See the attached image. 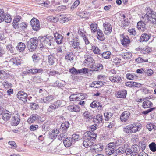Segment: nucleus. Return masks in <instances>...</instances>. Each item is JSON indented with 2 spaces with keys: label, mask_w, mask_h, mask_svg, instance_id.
Listing matches in <instances>:
<instances>
[{
  "label": "nucleus",
  "mask_w": 156,
  "mask_h": 156,
  "mask_svg": "<svg viewBox=\"0 0 156 156\" xmlns=\"http://www.w3.org/2000/svg\"><path fill=\"white\" fill-rule=\"evenodd\" d=\"M103 26L104 33L107 35L109 34L112 31V27L111 24L108 23H103Z\"/></svg>",
  "instance_id": "2eb2a0df"
},
{
  "label": "nucleus",
  "mask_w": 156,
  "mask_h": 156,
  "mask_svg": "<svg viewBox=\"0 0 156 156\" xmlns=\"http://www.w3.org/2000/svg\"><path fill=\"white\" fill-rule=\"evenodd\" d=\"M97 134L94 132L87 131L85 132L83 136L84 141L83 142V146L86 148L90 147L94 143L93 142L96 139Z\"/></svg>",
  "instance_id": "f257e3e1"
},
{
  "label": "nucleus",
  "mask_w": 156,
  "mask_h": 156,
  "mask_svg": "<svg viewBox=\"0 0 156 156\" xmlns=\"http://www.w3.org/2000/svg\"><path fill=\"white\" fill-rule=\"evenodd\" d=\"M38 40L36 37L31 38L28 41L27 44V47L30 51L32 52L36 49L37 44Z\"/></svg>",
  "instance_id": "20e7f679"
},
{
  "label": "nucleus",
  "mask_w": 156,
  "mask_h": 156,
  "mask_svg": "<svg viewBox=\"0 0 156 156\" xmlns=\"http://www.w3.org/2000/svg\"><path fill=\"white\" fill-rule=\"evenodd\" d=\"M153 104L149 100L144 101L143 103V107L144 108H150L152 106Z\"/></svg>",
  "instance_id": "58836bf2"
},
{
  "label": "nucleus",
  "mask_w": 156,
  "mask_h": 156,
  "mask_svg": "<svg viewBox=\"0 0 156 156\" xmlns=\"http://www.w3.org/2000/svg\"><path fill=\"white\" fill-rule=\"evenodd\" d=\"M12 113L11 112L6 111V112L4 113L2 116V119L5 121L9 120L11 116Z\"/></svg>",
  "instance_id": "cd10ccee"
},
{
  "label": "nucleus",
  "mask_w": 156,
  "mask_h": 156,
  "mask_svg": "<svg viewBox=\"0 0 156 156\" xmlns=\"http://www.w3.org/2000/svg\"><path fill=\"white\" fill-rule=\"evenodd\" d=\"M90 106L93 108H98V109H101L102 107L101 104L96 101H93L90 104Z\"/></svg>",
  "instance_id": "bb28decb"
},
{
  "label": "nucleus",
  "mask_w": 156,
  "mask_h": 156,
  "mask_svg": "<svg viewBox=\"0 0 156 156\" xmlns=\"http://www.w3.org/2000/svg\"><path fill=\"white\" fill-rule=\"evenodd\" d=\"M130 115V113L128 111L124 112L121 115L120 119L123 122H126L129 119Z\"/></svg>",
  "instance_id": "dca6fc26"
},
{
  "label": "nucleus",
  "mask_w": 156,
  "mask_h": 156,
  "mask_svg": "<svg viewBox=\"0 0 156 156\" xmlns=\"http://www.w3.org/2000/svg\"><path fill=\"white\" fill-rule=\"evenodd\" d=\"M151 36L148 34L144 33L142 34L140 37V41L143 42L147 41L150 39Z\"/></svg>",
  "instance_id": "c85d7f7f"
},
{
  "label": "nucleus",
  "mask_w": 156,
  "mask_h": 156,
  "mask_svg": "<svg viewBox=\"0 0 156 156\" xmlns=\"http://www.w3.org/2000/svg\"><path fill=\"white\" fill-rule=\"evenodd\" d=\"M93 61L94 60L93 58L90 57L86 58L84 61V62L88 65L90 64V63H93Z\"/></svg>",
  "instance_id": "3c124183"
},
{
  "label": "nucleus",
  "mask_w": 156,
  "mask_h": 156,
  "mask_svg": "<svg viewBox=\"0 0 156 156\" xmlns=\"http://www.w3.org/2000/svg\"><path fill=\"white\" fill-rule=\"evenodd\" d=\"M116 145L114 143H110L106 148V154L110 156L112 154L116 149Z\"/></svg>",
  "instance_id": "6e6552de"
},
{
  "label": "nucleus",
  "mask_w": 156,
  "mask_h": 156,
  "mask_svg": "<svg viewBox=\"0 0 156 156\" xmlns=\"http://www.w3.org/2000/svg\"><path fill=\"white\" fill-rule=\"evenodd\" d=\"M72 139L74 140L75 141H78L80 140L81 137L80 136L76 134H73L72 135Z\"/></svg>",
  "instance_id": "5fc2aeb1"
},
{
  "label": "nucleus",
  "mask_w": 156,
  "mask_h": 156,
  "mask_svg": "<svg viewBox=\"0 0 156 156\" xmlns=\"http://www.w3.org/2000/svg\"><path fill=\"white\" fill-rule=\"evenodd\" d=\"M2 84L5 88H11L12 87V84L8 81H4L2 83Z\"/></svg>",
  "instance_id": "de8ad7c7"
},
{
  "label": "nucleus",
  "mask_w": 156,
  "mask_h": 156,
  "mask_svg": "<svg viewBox=\"0 0 156 156\" xmlns=\"http://www.w3.org/2000/svg\"><path fill=\"white\" fill-rule=\"evenodd\" d=\"M59 133V130L56 129L53 130L49 132V137L51 139H55Z\"/></svg>",
  "instance_id": "4be33fe9"
},
{
  "label": "nucleus",
  "mask_w": 156,
  "mask_h": 156,
  "mask_svg": "<svg viewBox=\"0 0 156 156\" xmlns=\"http://www.w3.org/2000/svg\"><path fill=\"white\" fill-rule=\"evenodd\" d=\"M68 110L71 112H78L80 111V108L76 105H70L68 107Z\"/></svg>",
  "instance_id": "2f4dec72"
},
{
  "label": "nucleus",
  "mask_w": 156,
  "mask_h": 156,
  "mask_svg": "<svg viewBox=\"0 0 156 156\" xmlns=\"http://www.w3.org/2000/svg\"><path fill=\"white\" fill-rule=\"evenodd\" d=\"M21 61L18 57H14L11 58L8 62V65L11 67H13L14 66L20 65Z\"/></svg>",
  "instance_id": "f8f14e48"
},
{
  "label": "nucleus",
  "mask_w": 156,
  "mask_h": 156,
  "mask_svg": "<svg viewBox=\"0 0 156 156\" xmlns=\"http://www.w3.org/2000/svg\"><path fill=\"white\" fill-rule=\"evenodd\" d=\"M92 49L95 54L99 55L101 54L100 50L97 47L95 46H92Z\"/></svg>",
  "instance_id": "8fccbe9b"
},
{
  "label": "nucleus",
  "mask_w": 156,
  "mask_h": 156,
  "mask_svg": "<svg viewBox=\"0 0 156 156\" xmlns=\"http://www.w3.org/2000/svg\"><path fill=\"white\" fill-rule=\"evenodd\" d=\"M56 59L52 55H49L48 57V62L49 65H53L56 61Z\"/></svg>",
  "instance_id": "37998d69"
},
{
  "label": "nucleus",
  "mask_w": 156,
  "mask_h": 156,
  "mask_svg": "<svg viewBox=\"0 0 156 156\" xmlns=\"http://www.w3.org/2000/svg\"><path fill=\"white\" fill-rule=\"evenodd\" d=\"M70 43L72 44V47L75 49L80 51L83 50V49L80 46L79 40L76 37V38H73L72 40L70 41Z\"/></svg>",
  "instance_id": "1a4fd4ad"
},
{
  "label": "nucleus",
  "mask_w": 156,
  "mask_h": 156,
  "mask_svg": "<svg viewBox=\"0 0 156 156\" xmlns=\"http://www.w3.org/2000/svg\"><path fill=\"white\" fill-rule=\"evenodd\" d=\"M144 73L148 76H151L154 73L153 71L151 69H148L144 71Z\"/></svg>",
  "instance_id": "e2e57ef3"
},
{
  "label": "nucleus",
  "mask_w": 156,
  "mask_h": 156,
  "mask_svg": "<svg viewBox=\"0 0 156 156\" xmlns=\"http://www.w3.org/2000/svg\"><path fill=\"white\" fill-rule=\"evenodd\" d=\"M97 25L95 23H93L91 24L90 27L92 32L95 33L97 30Z\"/></svg>",
  "instance_id": "a18cd8bd"
},
{
  "label": "nucleus",
  "mask_w": 156,
  "mask_h": 156,
  "mask_svg": "<svg viewBox=\"0 0 156 156\" xmlns=\"http://www.w3.org/2000/svg\"><path fill=\"white\" fill-rule=\"evenodd\" d=\"M92 68L94 71H98L103 69V66L101 64L96 63L93 65Z\"/></svg>",
  "instance_id": "72a5a7b5"
},
{
  "label": "nucleus",
  "mask_w": 156,
  "mask_h": 156,
  "mask_svg": "<svg viewBox=\"0 0 156 156\" xmlns=\"http://www.w3.org/2000/svg\"><path fill=\"white\" fill-rule=\"evenodd\" d=\"M38 125H32L31 126H30V130L31 131H34V130H36L38 129Z\"/></svg>",
  "instance_id": "bf43d9fd"
},
{
  "label": "nucleus",
  "mask_w": 156,
  "mask_h": 156,
  "mask_svg": "<svg viewBox=\"0 0 156 156\" xmlns=\"http://www.w3.org/2000/svg\"><path fill=\"white\" fill-rule=\"evenodd\" d=\"M109 80L113 83L120 82L122 81L121 77L118 75H115L109 77Z\"/></svg>",
  "instance_id": "393cba45"
},
{
  "label": "nucleus",
  "mask_w": 156,
  "mask_h": 156,
  "mask_svg": "<svg viewBox=\"0 0 156 156\" xmlns=\"http://www.w3.org/2000/svg\"><path fill=\"white\" fill-rule=\"evenodd\" d=\"M139 145L142 151L144 150L146 148V145L143 141L140 142Z\"/></svg>",
  "instance_id": "680f3d73"
},
{
  "label": "nucleus",
  "mask_w": 156,
  "mask_h": 156,
  "mask_svg": "<svg viewBox=\"0 0 156 156\" xmlns=\"http://www.w3.org/2000/svg\"><path fill=\"white\" fill-rule=\"evenodd\" d=\"M103 148V147L101 144H97L94 145H93L90 147V150L92 152H97L98 151H101Z\"/></svg>",
  "instance_id": "4468645a"
},
{
  "label": "nucleus",
  "mask_w": 156,
  "mask_h": 156,
  "mask_svg": "<svg viewBox=\"0 0 156 156\" xmlns=\"http://www.w3.org/2000/svg\"><path fill=\"white\" fill-rule=\"evenodd\" d=\"M127 92L125 90H122L117 92L115 94L116 97L118 98H122L126 97Z\"/></svg>",
  "instance_id": "f3484780"
},
{
  "label": "nucleus",
  "mask_w": 156,
  "mask_h": 156,
  "mask_svg": "<svg viewBox=\"0 0 156 156\" xmlns=\"http://www.w3.org/2000/svg\"><path fill=\"white\" fill-rule=\"evenodd\" d=\"M38 115L37 114H33L27 119V122L29 124L33 123L38 118Z\"/></svg>",
  "instance_id": "c756f323"
},
{
  "label": "nucleus",
  "mask_w": 156,
  "mask_h": 156,
  "mask_svg": "<svg viewBox=\"0 0 156 156\" xmlns=\"http://www.w3.org/2000/svg\"><path fill=\"white\" fill-rule=\"evenodd\" d=\"M30 106L31 107V109L33 110L37 109L39 107L38 105L35 103H31Z\"/></svg>",
  "instance_id": "6e6d98bb"
},
{
  "label": "nucleus",
  "mask_w": 156,
  "mask_h": 156,
  "mask_svg": "<svg viewBox=\"0 0 156 156\" xmlns=\"http://www.w3.org/2000/svg\"><path fill=\"white\" fill-rule=\"evenodd\" d=\"M111 55V52L109 51H107L103 52L101 54V56L102 58L105 59H108L110 58Z\"/></svg>",
  "instance_id": "a19ab883"
},
{
  "label": "nucleus",
  "mask_w": 156,
  "mask_h": 156,
  "mask_svg": "<svg viewBox=\"0 0 156 156\" xmlns=\"http://www.w3.org/2000/svg\"><path fill=\"white\" fill-rule=\"evenodd\" d=\"M54 40V39L52 36H45L43 41H42V47L49 48L51 46Z\"/></svg>",
  "instance_id": "39448f33"
},
{
  "label": "nucleus",
  "mask_w": 156,
  "mask_h": 156,
  "mask_svg": "<svg viewBox=\"0 0 156 156\" xmlns=\"http://www.w3.org/2000/svg\"><path fill=\"white\" fill-rule=\"evenodd\" d=\"M137 26L139 30L144 31L146 30V24L142 21H140L138 22Z\"/></svg>",
  "instance_id": "5701e85b"
},
{
  "label": "nucleus",
  "mask_w": 156,
  "mask_h": 156,
  "mask_svg": "<svg viewBox=\"0 0 156 156\" xmlns=\"http://www.w3.org/2000/svg\"><path fill=\"white\" fill-rule=\"evenodd\" d=\"M26 46L25 44L22 42H20L18 44L16 48L19 52H21L25 49Z\"/></svg>",
  "instance_id": "4c0bfd02"
},
{
  "label": "nucleus",
  "mask_w": 156,
  "mask_h": 156,
  "mask_svg": "<svg viewBox=\"0 0 156 156\" xmlns=\"http://www.w3.org/2000/svg\"><path fill=\"white\" fill-rule=\"evenodd\" d=\"M103 116L102 115L98 114L95 116L93 119V121L96 123L99 124L102 123Z\"/></svg>",
  "instance_id": "b1692460"
},
{
  "label": "nucleus",
  "mask_w": 156,
  "mask_h": 156,
  "mask_svg": "<svg viewBox=\"0 0 156 156\" xmlns=\"http://www.w3.org/2000/svg\"><path fill=\"white\" fill-rule=\"evenodd\" d=\"M32 58L34 62H36L39 59V57L38 55L36 54H34L32 55Z\"/></svg>",
  "instance_id": "4d7b16f0"
},
{
  "label": "nucleus",
  "mask_w": 156,
  "mask_h": 156,
  "mask_svg": "<svg viewBox=\"0 0 156 156\" xmlns=\"http://www.w3.org/2000/svg\"><path fill=\"white\" fill-rule=\"evenodd\" d=\"M147 12L144 17L146 18L147 21L146 23L149 22L153 24H156V13L148 7L147 8Z\"/></svg>",
  "instance_id": "f03ea898"
},
{
  "label": "nucleus",
  "mask_w": 156,
  "mask_h": 156,
  "mask_svg": "<svg viewBox=\"0 0 156 156\" xmlns=\"http://www.w3.org/2000/svg\"><path fill=\"white\" fill-rule=\"evenodd\" d=\"M20 122V119L19 116L16 115L12 119L11 125L13 126H16Z\"/></svg>",
  "instance_id": "aec40b11"
},
{
  "label": "nucleus",
  "mask_w": 156,
  "mask_h": 156,
  "mask_svg": "<svg viewBox=\"0 0 156 156\" xmlns=\"http://www.w3.org/2000/svg\"><path fill=\"white\" fill-rule=\"evenodd\" d=\"M53 98H54L52 95H49L41 98V101L42 103H48L52 100Z\"/></svg>",
  "instance_id": "f704fd0d"
},
{
  "label": "nucleus",
  "mask_w": 156,
  "mask_h": 156,
  "mask_svg": "<svg viewBox=\"0 0 156 156\" xmlns=\"http://www.w3.org/2000/svg\"><path fill=\"white\" fill-rule=\"evenodd\" d=\"M17 97L19 100H21L24 103L27 101V94L23 91H19L17 94Z\"/></svg>",
  "instance_id": "9b49d317"
},
{
  "label": "nucleus",
  "mask_w": 156,
  "mask_h": 156,
  "mask_svg": "<svg viewBox=\"0 0 156 156\" xmlns=\"http://www.w3.org/2000/svg\"><path fill=\"white\" fill-rule=\"evenodd\" d=\"M70 124L68 122H65L62 123L60 126L59 130L62 132H66Z\"/></svg>",
  "instance_id": "412c9836"
},
{
  "label": "nucleus",
  "mask_w": 156,
  "mask_h": 156,
  "mask_svg": "<svg viewBox=\"0 0 156 156\" xmlns=\"http://www.w3.org/2000/svg\"><path fill=\"white\" fill-rule=\"evenodd\" d=\"M7 49L10 51L11 53H13V49L14 48L12 47V45L9 44L7 46Z\"/></svg>",
  "instance_id": "052dcab7"
},
{
  "label": "nucleus",
  "mask_w": 156,
  "mask_h": 156,
  "mask_svg": "<svg viewBox=\"0 0 156 156\" xmlns=\"http://www.w3.org/2000/svg\"><path fill=\"white\" fill-rule=\"evenodd\" d=\"M69 72L73 74H77V70L74 67L72 68L69 69Z\"/></svg>",
  "instance_id": "338daca9"
},
{
  "label": "nucleus",
  "mask_w": 156,
  "mask_h": 156,
  "mask_svg": "<svg viewBox=\"0 0 156 156\" xmlns=\"http://www.w3.org/2000/svg\"><path fill=\"white\" fill-rule=\"evenodd\" d=\"M128 31L130 33V35H133L134 36L137 35V32L134 28L129 29Z\"/></svg>",
  "instance_id": "13d9d810"
},
{
  "label": "nucleus",
  "mask_w": 156,
  "mask_h": 156,
  "mask_svg": "<svg viewBox=\"0 0 156 156\" xmlns=\"http://www.w3.org/2000/svg\"><path fill=\"white\" fill-rule=\"evenodd\" d=\"M126 76V78L129 80H133L135 77L134 75L129 73L127 74Z\"/></svg>",
  "instance_id": "0e129e2a"
},
{
  "label": "nucleus",
  "mask_w": 156,
  "mask_h": 156,
  "mask_svg": "<svg viewBox=\"0 0 156 156\" xmlns=\"http://www.w3.org/2000/svg\"><path fill=\"white\" fill-rule=\"evenodd\" d=\"M21 19V17L19 16H16L14 18L13 22V27H15L16 25H17L18 24V23L20 21Z\"/></svg>",
  "instance_id": "79ce46f5"
},
{
  "label": "nucleus",
  "mask_w": 156,
  "mask_h": 156,
  "mask_svg": "<svg viewBox=\"0 0 156 156\" xmlns=\"http://www.w3.org/2000/svg\"><path fill=\"white\" fill-rule=\"evenodd\" d=\"M146 127L149 131H151L154 128V125L151 123L147 124Z\"/></svg>",
  "instance_id": "774afa93"
},
{
  "label": "nucleus",
  "mask_w": 156,
  "mask_h": 156,
  "mask_svg": "<svg viewBox=\"0 0 156 156\" xmlns=\"http://www.w3.org/2000/svg\"><path fill=\"white\" fill-rule=\"evenodd\" d=\"M65 102L63 100H57L49 106L48 110L52 111L51 110H55L59 107H62L65 105Z\"/></svg>",
  "instance_id": "423d86ee"
},
{
  "label": "nucleus",
  "mask_w": 156,
  "mask_h": 156,
  "mask_svg": "<svg viewBox=\"0 0 156 156\" xmlns=\"http://www.w3.org/2000/svg\"><path fill=\"white\" fill-rule=\"evenodd\" d=\"M155 109V108H151L145 111H143L142 112V113L146 115L148 113H149L151 112H152Z\"/></svg>",
  "instance_id": "69168bd1"
},
{
  "label": "nucleus",
  "mask_w": 156,
  "mask_h": 156,
  "mask_svg": "<svg viewBox=\"0 0 156 156\" xmlns=\"http://www.w3.org/2000/svg\"><path fill=\"white\" fill-rule=\"evenodd\" d=\"M113 113L110 112H107L104 114L105 119L106 121H109L112 120L113 121L114 118L112 117L113 116Z\"/></svg>",
  "instance_id": "473e14b6"
},
{
  "label": "nucleus",
  "mask_w": 156,
  "mask_h": 156,
  "mask_svg": "<svg viewBox=\"0 0 156 156\" xmlns=\"http://www.w3.org/2000/svg\"><path fill=\"white\" fill-rule=\"evenodd\" d=\"M62 132L58 136V139L60 140H62L63 138L66 139L67 136L66 132L64 131Z\"/></svg>",
  "instance_id": "09e8293b"
},
{
  "label": "nucleus",
  "mask_w": 156,
  "mask_h": 156,
  "mask_svg": "<svg viewBox=\"0 0 156 156\" xmlns=\"http://www.w3.org/2000/svg\"><path fill=\"white\" fill-rule=\"evenodd\" d=\"M43 71V69H31L29 70V72L32 74L41 73Z\"/></svg>",
  "instance_id": "ea45409f"
},
{
  "label": "nucleus",
  "mask_w": 156,
  "mask_h": 156,
  "mask_svg": "<svg viewBox=\"0 0 156 156\" xmlns=\"http://www.w3.org/2000/svg\"><path fill=\"white\" fill-rule=\"evenodd\" d=\"M54 36L57 43L60 44L62 43L63 37L61 34L56 32L55 33H54Z\"/></svg>",
  "instance_id": "6ab92c4d"
},
{
  "label": "nucleus",
  "mask_w": 156,
  "mask_h": 156,
  "mask_svg": "<svg viewBox=\"0 0 156 156\" xmlns=\"http://www.w3.org/2000/svg\"><path fill=\"white\" fill-rule=\"evenodd\" d=\"M121 55L123 58L128 59L132 56V54L130 52H125L122 53Z\"/></svg>",
  "instance_id": "c03bdc74"
},
{
  "label": "nucleus",
  "mask_w": 156,
  "mask_h": 156,
  "mask_svg": "<svg viewBox=\"0 0 156 156\" xmlns=\"http://www.w3.org/2000/svg\"><path fill=\"white\" fill-rule=\"evenodd\" d=\"M83 116L84 119L86 121H89L92 119V116L87 111H85L83 113Z\"/></svg>",
  "instance_id": "7c9ffc66"
},
{
  "label": "nucleus",
  "mask_w": 156,
  "mask_h": 156,
  "mask_svg": "<svg viewBox=\"0 0 156 156\" xmlns=\"http://www.w3.org/2000/svg\"><path fill=\"white\" fill-rule=\"evenodd\" d=\"M120 36L121 37L120 40L122 45L125 47L129 45L131 41L128 36H125L123 34L120 35Z\"/></svg>",
  "instance_id": "ddd939ff"
},
{
  "label": "nucleus",
  "mask_w": 156,
  "mask_h": 156,
  "mask_svg": "<svg viewBox=\"0 0 156 156\" xmlns=\"http://www.w3.org/2000/svg\"><path fill=\"white\" fill-rule=\"evenodd\" d=\"M10 76L9 73L7 71L3 70H0V78H7Z\"/></svg>",
  "instance_id": "c9c22d12"
},
{
  "label": "nucleus",
  "mask_w": 156,
  "mask_h": 156,
  "mask_svg": "<svg viewBox=\"0 0 156 156\" xmlns=\"http://www.w3.org/2000/svg\"><path fill=\"white\" fill-rule=\"evenodd\" d=\"M27 24L24 22H22L20 24H17L14 27L15 29H18L20 31H23L27 27Z\"/></svg>",
  "instance_id": "a211bd4d"
},
{
  "label": "nucleus",
  "mask_w": 156,
  "mask_h": 156,
  "mask_svg": "<svg viewBox=\"0 0 156 156\" xmlns=\"http://www.w3.org/2000/svg\"><path fill=\"white\" fill-rule=\"evenodd\" d=\"M128 144H125L121 147H119L116 151L117 152L123 154L126 151V149L128 148Z\"/></svg>",
  "instance_id": "e433bc0d"
},
{
  "label": "nucleus",
  "mask_w": 156,
  "mask_h": 156,
  "mask_svg": "<svg viewBox=\"0 0 156 156\" xmlns=\"http://www.w3.org/2000/svg\"><path fill=\"white\" fill-rule=\"evenodd\" d=\"M5 21L7 23H10L12 20V18L9 14H4L3 11L0 9V23Z\"/></svg>",
  "instance_id": "0eeeda50"
},
{
  "label": "nucleus",
  "mask_w": 156,
  "mask_h": 156,
  "mask_svg": "<svg viewBox=\"0 0 156 156\" xmlns=\"http://www.w3.org/2000/svg\"><path fill=\"white\" fill-rule=\"evenodd\" d=\"M149 148L153 152L156 151V144L154 142H152L149 145Z\"/></svg>",
  "instance_id": "49530a36"
},
{
  "label": "nucleus",
  "mask_w": 156,
  "mask_h": 156,
  "mask_svg": "<svg viewBox=\"0 0 156 156\" xmlns=\"http://www.w3.org/2000/svg\"><path fill=\"white\" fill-rule=\"evenodd\" d=\"M30 23L34 30L37 31L40 29V25L39 21L36 19H32L30 22Z\"/></svg>",
  "instance_id": "9d476101"
},
{
  "label": "nucleus",
  "mask_w": 156,
  "mask_h": 156,
  "mask_svg": "<svg viewBox=\"0 0 156 156\" xmlns=\"http://www.w3.org/2000/svg\"><path fill=\"white\" fill-rule=\"evenodd\" d=\"M141 125H136L135 124H131L126 126L123 129V131L127 133H132L139 131L141 129Z\"/></svg>",
  "instance_id": "7ed1b4c3"
},
{
  "label": "nucleus",
  "mask_w": 156,
  "mask_h": 156,
  "mask_svg": "<svg viewBox=\"0 0 156 156\" xmlns=\"http://www.w3.org/2000/svg\"><path fill=\"white\" fill-rule=\"evenodd\" d=\"M65 58L70 61L73 60L74 59L73 55L70 53L68 54L65 56Z\"/></svg>",
  "instance_id": "864d4df0"
},
{
  "label": "nucleus",
  "mask_w": 156,
  "mask_h": 156,
  "mask_svg": "<svg viewBox=\"0 0 156 156\" xmlns=\"http://www.w3.org/2000/svg\"><path fill=\"white\" fill-rule=\"evenodd\" d=\"M73 140L72 138L70 137H67L65 140H63V143L66 147H70L72 144Z\"/></svg>",
  "instance_id": "a878e982"
},
{
  "label": "nucleus",
  "mask_w": 156,
  "mask_h": 156,
  "mask_svg": "<svg viewBox=\"0 0 156 156\" xmlns=\"http://www.w3.org/2000/svg\"><path fill=\"white\" fill-rule=\"evenodd\" d=\"M66 36L68 37H67L68 40L69 41V42L70 43V40H73V34L72 32L69 31L66 34Z\"/></svg>",
  "instance_id": "603ef678"
}]
</instances>
